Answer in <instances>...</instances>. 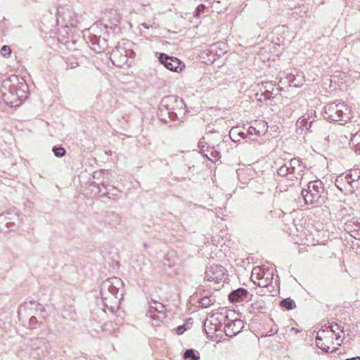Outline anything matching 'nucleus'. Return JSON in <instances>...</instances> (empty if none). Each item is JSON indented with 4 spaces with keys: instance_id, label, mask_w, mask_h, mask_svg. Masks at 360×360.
<instances>
[{
    "instance_id": "1",
    "label": "nucleus",
    "mask_w": 360,
    "mask_h": 360,
    "mask_svg": "<svg viewBox=\"0 0 360 360\" xmlns=\"http://www.w3.org/2000/svg\"><path fill=\"white\" fill-rule=\"evenodd\" d=\"M323 115L331 121L347 122L350 119V110L344 103H331L324 108Z\"/></svg>"
},
{
    "instance_id": "2",
    "label": "nucleus",
    "mask_w": 360,
    "mask_h": 360,
    "mask_svg": "<svg viewBox=\"0 0 360 360\" xmlns=\"http://www.w3.org/2000/svg\"><path fill=\"white\" fill-rule=\"evenodd\" d=\"M21 79L22 94L16 91V86L10 85L9 89L2 92V98L4 101L11 107H17L20 105L21 101L27 98V91L28 86L22 78Z\"/></svg>"
},
{
    "instance_id": "3",
    "label": "nucleus",
    "mask_w": 360,
    "mask_h": 360,
    "mask_svg": "<svg viewBox=\"0 0 360 360\" xmlns=\"http://www.w3.org/2000/svg\"><path fill=\"white\" fill-rule=\"evenodd\" d=\"M274 269L269 267L255 266L251 273V279L259 287L269 286L273 281Z\"/></svg>"
},
{
    "instance_id": "4",
    "label": "nucleus",
    "mask_w": 360,
    "mask_h": 360,
    "mask_svg": "<svg viewBox=\"0 0 360 360\" xmlns=\"http://www.w3.org/2000/svg\"><path fill=\"white\" fill-rule=\"evenodd\" d=\"M322 191L321 181H310L308 183L307 188L302 190V195L307 205H315L319 202Z\"/></svg>"
},
{
    "instance_id": "5",
    "label": "nucleus",
    "mask_w": 360,
    "mask_h": 360,
    "mask_svg": "<svg viewBox=\"0 0 360 360\" xmlns=\"http://www.w3.org/2000/svg\"><path fill=\"white\" fill-rule=\"evenodd\" d=\"M226 269L221 265H212L207 268L205 278L209 281L219 283L225 278Z\"/></svg>"
},
{
    "instance_id": "6",
    "label": "nucleus",
    "mask_w": 360,
    "mask_h": 360,
    "mask_svg": "<svg viewBox=\"0 0 360 360\" xmlns=\"http://www.w3.org/2000/svg\"><path fill=\"white\" fill-rule=\"evenodd\" d=\"M224 333L229 337L236 335L244 327V323L239 319H229L226 316L224 320Z\"/></svg>"
},
{
    "instance_id": "7",
    "label": "nucleus",
    "mask_w": 360,
    "mask_h": 360,
    "mask_svg": "<svg viewBox=\"0 0 360 360\" xmlns=\"http://www.w3.org/2000/svg\"><path fill=\"white\" fill-rule=\"evenodd\" d=\"M159 60L167 69L174 72H178L181 65L179 60L176 58L169 57L165 53L160 55Z\"/></svg>"
},
{
    "instance_id": "8",
    "label": "nucleus",
    "mask_w": 360,
    "mask_h": 360,
    "mask_svg": "<svg viewBox=\"0 0 360 360\" xmlns=\"http://www.w3.org/2000/svg\"><path fill=\"white\" fill-rule=\"evenodd\" d=\"M98 193L101 196H106L108 198L116 199L119 198V191L109 184L102 183L98 187Z\"/></svg>"
},
{
    "instance_id": "9",
    "label": "nucleus",
    "mask_w": 360,
    "mask_h": 360,
    "mask_svg": "<svg viewBox=\"0 0 360 360\" xmlns=\"http://www.w3.org/2000/svg\"><path fill=\"white\" fill-rule=\"evenodd\" d=\"M314 110H311L309 111L307 113V117L304 115L299 118L297 122V124L300 127H305L307 130L311 132L313 131V130L316 129V127H314V123L315 122V118L314 117Z\"/></svg>"
},
{
    "instance_id": "10",
    "label": "nucleus",
    "mask_w": 360,
    "mask_h": 360,
    "mask_svg": "<svg viewBox=\"0 0 360 360\" xmlns=\"http://www.w3.org/2000/svg\"><path fill=\"white\" fill-rule=\"evenodd\" d=\"M248 291L244 288H238L231 292L229 298L232 302H238L244 300L248 297Z\"/></svg>"
},
{
    "instance_id": "11",
    "label": "nucleus",
    "mask_w": 360,
    "mask_h": 360,
    "mask_svg": "<svg viewBox=\"0 0 360 360\" xmlns=\"http://www.w3.org/2000/svg\"><path fill=\"white\" fill-rule=\"evenodd\" d=\"M333 335H331V331L328 330V328L325 329H321L317 333V339L324 340L326 343H329L330 339H333Z\"/></svg>"
},
{
    "instance_id": "12",
    "label": "nucleus",
    "mask_w": 360,
    "mask_h": 360,
    "mask_svg": "<svg viewBox=\"0 0 360 360\" xmlns=\"http://www.w3.org/2000/svg\"><path fill=\"white\" fill-rule=\"evenodd\" d=\"M345 179L349 184L358 181L360 179V169L359 168L351 169L345 176Z\"/></svg>"
},
{
    "instance_id": "13",
    "label": "nucleus",
    "mask_w": 360,
    "mask_h": 360,
    "mask_svg": "<svg viewBox=\"0 0 360 360\" xmlns=\"http://www.w3.org/2000/svg\"><path fill=\"white\" fill-rule=\"evenodd\" d=\"M215 298L212 295H205L200 298V303L202 307L207 308L215 302Z\"/></svg>"
},
{
    "instance_id": "14",
    "label": "nucleus",
    "mask_w": 360,
    "mask_h": 360,
    "mask_svg": "<svg viewBox=\"0 0 360 360\" xmlns=\"http://www.w3.org/2000/svg\"><path fill=\"white\" fill-rule=\"evenodd\" d=\"M288 165L289 167L290 172L292 174H296L299 172V167H301L300 160L297 158H292L290 160Z\"/></svg>"
},
{
    "instance_id": "15",
    "label": "nucleus",
    "mask_w": 360,
    "mask_h": 360,
    "mask_svg": "<svg viewBox=\"0 0 360 360\" xmlns=\"http://www.w3.org/2000/svg\"><path fill=\"white\" fill-rule=\"evenodd\" d=\"M328 330L331 331V335H335V340L339 341L340 340V335L339 334V330L340 332H343L342 329H340V326L337 323H333L329 326H327Z\"/></svg>"
},
{
    "instance_id": "16",
    "label": "nucleus",
    "mask_w": 360,
    "mask_h": 360,
    "mask_svg": "<svg viewBox=\"0 0 360 360\" xmlns=\"http://www.w3.org/2000/svg\"><path fill=\"white\" fill-rule=\"evenodd\" d=\"M205 156L211 162H215L221 158L220 153L217 150H214V148L211 149L210 152V155L205 154Z\"/></svg>"
},
{
    "instance_id": "17",
    "label": "nucleus",
    "mask_w": 360,
    "mask_h": 360,
    "mask_svg": "<svg viewBox=\"0 0 360 360\" xmlns=\"http://www.w3.org/2000/svg\"><path fill=\"white\" fill-rule=\"evenodd\" d=\"M184 357L185 359L191 360H199L200 356L195 354V350L193 349H188L184 353Z\"/></svg>"
},
{
    "instance_id": "18",
    "label": "nucleus",
    "mask_w": 360,
    "mask_h": 360,
    "mask_svg": "<svg viewBox=\"0 0 360 360\" xmlns=\"http://www.w3.org/2000/svg\"><path fill=\"white\" fill-rule=\"evenodd\" d=\"M280 304L282 307H284L288 310L292 309L295 307V302L290 298L283 300L281 301Z\"/></svg>"
},
{
    "instance_id": "19",
    "label": "nucleus",
    "mask_w": 360,
    "mask_h": 360,
    "mask_svg": "<svg viewBox=\"0 0 360 360\" xmlns=\"http://www.w3.org/2000/svg\"><path fill=\"white\" fill-rule=\"evenodd\" d=\"M351 143L356 148V151L359 150L360 154V131L353 136Z\"/></svg>"
},
{
    "instance_id": "20",
    "label": "nucleus",
    "mask_w": 360,
    "mask_h": 360,
    "mask_svg": "<svg viewBox=\"0 0 360 360\" xmlns=\"http://www.w3.org/2000/svg\"><path fill=\"white\" fill-rule=\"evenodd\" d=\"M288 174H292L290 172L289 167L288 164H285L282 165L278 169V174L281 176H285Z\"/></svg>"
},
{
    "instance_id": "21",
    "label": "nucleus",
    "mask_w": 360,
    "mask_h": 360,
    "mask_svg": "<svg viewBox=\"0 0 360 360\" xmlns=\"http://www.w3.org/2000/svg\"><path fill=\"white\" fill-rule=\"evenodd\" d=\"M153 304L154 305H153L152 304H150V308L152 309H154L155 311H157L158 313H164L165 312V305L162 304V303H159V302H157L155 301H153Z\"/></svg>"
},
{
    "instance_id": "22",
    "label": "nucleus",
    "mask_w": 360,
    "mask_h": 360,
    "mask_svg": "<svg viewBox=\"0 0 360 360\" xmlns=\"http://www.w3.org/2000/svg\"><path fill=\"white\" fill-rule=\"evenodd\" d=\"M53 152L54 155L56 157H58V158L63 157L65 155V153H66V151H65L64 148H63V147H56V146H54L53 148Z\"/></svg>"
},
{
    "instance_id": "23",
    "label": "nucleus",
    "mask_w": 360,
    "mask_h": 360,
    "mask_svg": "<svg viewBox=\"0 0 360 360\" xmlns=\"http://www.w3.org/2000/svg\"><path fill=\"white\" fill-rule=\"evenodd\" d=\"M29 327L30 328H37L40 323L35 316H32L29 320Z\"/></svg>"
},
{
    "instance_id": "24",
    "label": "nucleus",
    "mask_w": 360,
    "mask_h": 360,
    "mask_svg": "<svg viewBox=\"0 0 360 360\" xmlns=\"http://www.w3.org/2000/svg\"><path fill=\"white\" fill-rule=\"evenodd\" d=\"M0 53L4 57H7L10 56L11 50L8 46L5 45L1 49Z\"/></svg>"
},
{
    "instance_id": "25",
    "label": "nucleus",
    "mask_w": 360,
    "mask_h": 360,
    "mask_svg": "<svg viewBox=\"0 0 360 360\" xmlns=\"http://www.w3.org/2000/svg\"><path fill=\"white\" fill-rule=\"evenodd\" d=\"M316 343L317 347H319L322 350L328 351L329 349V347L326 345V344L323 342V340H318L317 337L316 338Z\"/></svg>"
},
{
    "instance_id": "26",
    "label": "nucleus",
    "mask_w": 360,
    "mask_h": 360,
    "mask_svg": "<svg viewBox=\"0 0 360 360\" xmlns=\"http://www.w3.org/2000/svg\"><path fill=\"white\" fill-rule=\"evenodd\" d=\"M205 8V6L203 4L199 5L197 8L196 11V16H200V13L203 12Z\"/></svg>"
},
{
    "instance_id": "27",
    "label": "nucleus",
    "mask_w": 360,
    "mask_h": 360,
    "mask_svg": "<svg viewBox=\"0 0 360 360\" xmlns=\"http://www.w3.org/2000/svg\"><path fill=\"white\" fill-rule=\"evenodd\" d=\"M120 53V49H116L115 50H113L112 53H111V57L112 58V60L114 62L113 60H115L117 56H118V54Z\"/></svg>"
},
{
    "instance_id": "28",
    "label": "nucleus",
    "mask_w": 360,
    "mask_h": 360,
    "mask_svg": "<svg viewBox=\"0 0 360 360\" xmlns=\"http://www.w3.org/2000/svg\"><path fill=\"white\" fill-rule=\"evenodd\" d=\"M15 79L18 81V86H16V91H18L20 94H22V87H21V80L19 81V79L18 77H15Z\"/></svg>"
},
{
    "instance_id": "29",
    "label": "nucleus",
    "mask_w": 360,
    "mask_h": 360,
    "mask_svg": "<svg viewBox=\"0 0 360 360\" xmlns=\"http://www.w3.org/2000/svg\"><path fill=\"white\" fill-rule=\"evenodd\" d=\"M248 132L250 134H257V135H259V131H257L255 128L254 127H250L249 129H248Z\"/></svg>"
},
{
    "instance_id": "30",
    "label": "nucleus",
    "mask_w": 360,
    "mask_h": 360,
    "mask_svg": "<svg viewBox=\"0 0 360 360\" xmlns=\"http://www.w3.org/2000/svg\"><path fill=\"white\" fill-rule=\"evenodd\" d=\"M271 94L272 93H271L269 91H268V90L266 91V92H265L266 98H270Z\"/></svg>"
},
{
    "instance_id": "31",
    "label": "nucleus",
    "mask_w": 360,
    "mask_h": 360,
    "mask_svg": "<svg viewBox=\"0 0 360 360\" xmlns=\"http://www.w3.org/2000/svg\"><path fill=\"white\" fill-rule=\"evenodd\" d=\"M98 40V39L95 36L94 37V39H92L93 44H95Z\"/></svg>"
},
{
    "instance_id": "32",
    "label": "nucleus",
    "mask_w": 360,
    "mask_h": 360,
    "mask_svg": "<svg viewBox=\"0 0 360 360\" xmlns=\"http://www.w3.org/2000/svg\"><path fill=\"white\" fill-rule=\"evenodd\" d=\"M346 360H360V357L357 356V357H354V358H352V359H348Z\"/></svg>"
},
{
    "instance_id": "33",
    "label": "nucleus",
    "mask_w": 360,
    "mask_h": 360,
    "mask_svg": "<svg viewBox=\"0 0 360 360\" xmlns=\"http://www.w3.org/2000/svg\"><path fill=\"white\" fill-rule=\"evenodd\" d=\"M121 61H123V62H124V61H127V57H126V56H123L122 57Z\"/></svg>"
},
{
    "instance_id": "34",
    "label": "nucleus",
    "mask_w": 360,
    "mask_h": 360,
    "mask_svg": "<svg viewBox=\"0 0 360 360\" xmlns=\"http://www.w3.org/2000/svg\"><path fill=\"white\" fill-rule=\"evenodd\" d=\"M142 26H143L145 28H148V27L146 25V23H143Z\"/></svg>"
},
{
    "instance_id": "35",
    "label": "nucleus",
    "mask_w": 360,
    "mask_h": 360,
    "mask_svg": "<svg viewBox=\"0 0 360 360\" xmlns=\"http://www.w3.org/2000/svg\"><path fill=\"white\" fill-rule=\"evenodd\" d=\"M272 214H273V211H270V212L268 213V214H267V215H272Z\"/></svg>"
},
{
    "instance_id": "36",
    "label": "nucleus",
    "mask_w": 360,
    "mask_h": 360,
    "mask_svg": "<svg viewBox=\"0 0 360 360\" xmlns=\"http://www.w3.org/2000/svg\"><path fill=\"white\" fill-rule=\"evenodd\" d=\"M167 100H173V98H168L165 101H167Z\"/></svg>"
},
{
    "instance_id": "37",
    "label": "nucleus",
    "mask_w": 360,
    "mask_h": 360,
    "mask_svg": "<svg viewBox=\"0 0 360 360\" xmlns=\"http://www.w3.org/2000/svg\"><path fill=\"white\" fill-rule=\"evenodd\" d=\"M178 333H180V332H181V330H180V328H178Z\"/></svg>"
},
{
    "instance_id": "38",
    "label": "nucleus",
    "mask_w": 360,
    "mask_h": 360,
    "mask_svg": "<svg viewBox=\"0 0 360 360\" xmlns=\"http://www.w3.org/2000/svg\"><path fill=\"white\" fill-rule=\"evenodd\" d=\"M178 333H180V332H181V330H180V328H178Z\"/></svg>"
},
{
    "instance_id": "39",
    "label": "nucleus",
    "mask_w": 360,
    "mask_h": 360,
    "mask_svg": "<svg viewBox=\"0 0 360 360\" xmlns=\"http://www.w3.org/2000/svg\"><path fill=\"white\" fill-rule=\"evenodd\" d=\"M178 333H180V332H181V330H180V328H178Z\"/></svg>"
},
{
    "instance_id": "40",
    "label": "nucleus",
    "mask_w": 360,
    "mask_h": 360,
    "mask_svg": "<svg viewBox=\"0 0 360 360\" xmlns=\"http://www.w3.org/2000/svg\"><path fill=\"white\" fill-rule=\"evenodd\" d=\"M6 83H5V84H4V89L6 88Z\"/></svg>"
},
{
    "instance_id": "41",
    "label": "nucleus",
    "mask_w": 360,
    "mask_h": 360,
    "mask_svg": "<svg viewBox=\"0 0 360 360\" xmlns=\"http://www.w3.org/2000/svg\"><path fill=\"white\" fill-rule=\"evenodd\" d=\"M199 143H200V144H202V141H200Z\"/></svg>"
}]
</instances>
